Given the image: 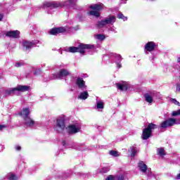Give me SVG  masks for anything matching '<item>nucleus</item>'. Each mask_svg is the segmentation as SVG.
Segmentation results:
<instances>
[{"label": "nucleus", "mask_w": 180, "mask_h": 180, "mask_svg": "<svg viewBox=\"0 0 180 180\" xmlns=\"http://www.w3.org/2000/svg\"><path fill=\"white\" fill-rule=\"evenodd\" d=\"M94 46L89 44H81L79 47L70 46L65 49V51L68 53H80V54H84L85 53V49H92Z\"/></svg>", "instance_id": "obj_1"}, {"label": "nucleus", "mask_w": 180, "mask_h": 180, "mask_svg": "<svg viewBox=\"0 0 180 180\" xmlns=\"http://www.w3.org/2000/svg\"><path fill=\"white\" fill-rule=\"evenodd\" d=\"M29 86H22L19 85L13 89H8L5 91L6 95H14L18 94V92H26V91H29Z\"/></svg>", "instance_id": "obj_2"}, {"label": "nucleus", "mask_w": 180, "mask_h": 180, "mask_svg": "<svg viewBox=\"0 0 180 180\" xmlns=\"http://www.w3.org/2000/svg\"><path fill=\"white\" fill-rule=\"evenodd\" d=\"M157 129V125L153 123L148 124V127L143 129L142 133V139L143 140H148L150 137H151V133H153V130H155Z\"/></svg>", "instance_id": "obj_3"}, {"label": "nucleus", "mask_w": 180, "mask_h": 180, "mask_svg": "<svg viewBox=\"0 0 180 180\" xmlns=\"http://www.w3.org/2000/svg\"><path fill=\"white\" fill-rule=\"evenodd\" d=\"M116 22V16L115 15H108L107 18L98 21L97 22V26L98 27H103L106 25H113Z\"/></svg>", "instance_id": "obj_4"}, {"label": "nucleus", "mask_w": 180, "mask_h": 180, "mask_svg": "<svg viewBox=\"0 0 180 180\" xmlns=\"http://www.w3.org/2000/svg\"><path fill=\"white\" fill-rule=\"evenodd\" d=\"M174 124H178V122H176V120L174 118H169L162 122L160 124V127L162 129H167L168 127L174 126Z\"/></svg>", "instance_id": "obj_5"}, {"label": "nucleus", "mask_w": 180, "mask_h": 180, "mask_svg": "<svg viewBox=\"0 0 180 180\" xmlns=\"http://www.w3.org/2000/svg\"><path fill=\"white\" fill-rule=\"evenodd\" d=\"M68 131L70 134H75V133H79L81 131V123H75L68 127Z\"/></svg>", "instance_id": "obj_6"}, {"label": "nucleus", "mask_w": 180, "mask_h": 180, "mask_svg": "<svg viewBox=\"0 0 180 180\" xmlns=\"http://www.w3.org/2000/svg\"><path fill=\"white\" fill-rule=\"evenodd\" d=\"M68 75H70V72L65 69H62L56 75H53L52 79H61V78H64V77H67Z\"/></svg>", "instance_id": "obj_7"}, {"label": "nucleus", "mask_w": 180, "mask_h": 180, "mask_svg": "<svg viewBox=\"0 0 180 180\" xmlns=\"http://www.w3.org/2000/svg\"><path fill=\"white\" fill-rule=\"evenodd\" d=\"M155 47H157L155 42L148 41L144 46L146 54H148V51L150 53H151V51H154V50H155Z\"/></svg>", "instance_id": "obj_8"}, {"label": "nucleus", "mask_w": 180, "mask_h": 180, "mask_svg": "<svg viewBox=\"0 0 180 180\" xmlns=\"http://www.w3.org/2000/svg\"><path fill=\"white\" fill-rule=\"evenodd\" d=\"M64 129H65V122L64 121V118L60 117L57 120L55 130H56V131H60V130H64Z\"/></svg>", "instance_id": "obj_9"}, {"label": "nucleus", "mask_w": 180, "mask_h": 180, "mask_svg": "<svg viewBox=\"0 0 180 180\" xmlns=\"http://www.w3.org/2000/svg\"><path fill=\"white\" fill-rule=\"evenodd\" d=\"M6 37H11V39H19L20 36V32L19 30L8 31L5 33Z\"/></svg>", "instance_id": "obj_10"}, {"label": "nucleus", "mask_w": 180, "mask_h": 180, "mask_svg": "<svg viewBox=\"0 0 180 180\" xmlns=\"http://www.w3.org/2000/svg\"><path fill=\"white\" fill-rule=\"evenodd\" d=\"M110 57H115V64L117 68H122V56L120 54L110 53Z\"/></svg>", "instance_id": "obj_11"}, {"label": "nucleus", "mask_w": 180, "mask_h": 180, "mask_svg": "<svg viewBox=\"0 0 180 180\" xmlns=\"http://www.w3.org/2000/svg\"><path fill=\"white\" fill-rule=\"evenodd\" d=\"M76 85L78 86L79 89H82V91H86L87 86L85 84V81H84V79L81 77H78L76 79Z\"/></svg>", "instance_id": "obj_12"}, {"label": "nucleus", "mask_w": 180, "mask_h": 180, "mask_svg": "<svg viewBox=\"0 0 180 180\" xmlns=\"http://www.w3.org/2000/svg\"><path fill=\"white\" fill-rule=\"evenodd\" d=\"M38 41H24L22 42V47L24 49V50L25 51H29V50H30V49H32V47H33V46H34V44H37Z\"/></svg>", "instance_id": "obj_13"}, {"label": "nucleus", "mask_w": 180, "mask_h": 180, "mask_svg": "<svg viewBox=\"0 0 180 180\" xmlns=\"http://www.w3.org/2000/svg\"><path fill=\"white\" fill-rule=\"evenodd\" d=\"M117 88L120 91H127L130 88V84L127 82H122L117 84Z\"/></svg>", "instance_id": "obj_14"}, {"label": "nucleus", "mask_w": 180, "mask_h": 180, "mask_svg": "<svg viewBox=\"0 0 180 180\" xmlns=\"http://www.w3.org/2000/svg\"><path fill=\"white\" fill-rule=\"evenodd\" d=\"M65 32H67V29L64 27H56L50 31V34H59V33H65Z\"/></svg>", "instance_id": "obj_15"}, {"label": "nucleus", "mask_w": 180, "mask_h": 180, "mask_svg": "<svg viewBox=\"0 0 180 180\" xmlns=\"http://www.w3.org/2000/svg\"><path fill=\"white\" fill-rule=\"evenodd\" d=\"M90 9H92V11H96L97 12H99V11H103L105 6H103V4L99 3L96 4H91L89 6Z\"/></svg>", "instance_id": "obj_16"}, {"label": "nucleus", "mask_w": 180, "mask_h": 180, "mask_svg": "<svg viewBox=\"0 0 180 180\" xmlns=\"http://www.w3.org/2000/svg\"><path fill=\"white\" fill-rule=\"evenodd\" d=\"M29 115H30V109H29V108H24L20 112V116H21L22 119L30 117Z\"/></svg>", "instance_id": "obj_17"}, {"label": "nucleus", "mask_w": 180, "mask_h": 180, "mask_svg": "<svg viewBox=\"0 0 180 180\" xmlns=\"http://www.w3.org/2000/svg\"><path fill=\"white\" fill-rule=\"evenodd\" d=\"M96 109L98 110H103L105 109V102L103 100H96Z\"/></svg>", "instance_id": "obj_18"}, {"label": "nucleus", "mask_w": 180, "mask_h": 180, "mask_svg": "<svg viewBox=\"0 0 180 180\" xmlns=\"http://www.w3.org/2000/svg\"><path fill=\"white\" fill-rule=\"evenodd\" d=\"M24 124L27 127H32V126L34 125V120L30 118V117H27V118H24Z\"/></svg>", "instance_id": "obj_19"}, {"label": "nucleus", "mask_w": 180, "mask_h": 180, "mask_svg": "<svg viewBox=\"0 0 180 180\" xmlns=\"http://www.w3.org/2000/svg\"><path fill=\"white\" fill-rule=\"evenodd\" d=\"M138 168H139L140 171H141V172H143V174H146V172H147V165L143 161H140L139 162Z\"/></svg>", "instance_id": "obj_20"}, {"label": "nucleus", "mask_w": 180, "mask_h": 180, "mask_svg": "<svg viewBox=\"0 0 180 180\" xmlns=\"http://www.w3.org/2000/svg\"><path fill=\"white\" fill-rule=\"evenodd\" d=\"M56 6H56V4L53 2H50V1H45L42 4V9H46L47 8H54Z\"/></svg>", "instance_id": "obj_21"}, {"label": "nucleus", "mask_w": 180, "mask_h": 180, "mask_svg": "<svg viewBox=\"0 0 180 180\" xmlns=\"http://www.w3.org/2000/svg\"><path fill=\"white\" fill-rule=\"evenodd\" d=\"M123 179H124V177L123 176V175L120 174V175H116V176L110 175L106 178L105 180H123Z\"/></svg>", "instance_id": "obj_22"}, {"label": "nucleus", "mask_w": 180, "mask_h": 180, "mask_svg": "<svg viewBox=\"0 0 180 180\" xmlns=\"http://www.w3.org/2000/svg\"><path fill=\"white\" fill-rule=\"evenodd\" d=\"M89 97V94H88V91H82L79 94L78 96V99H82V101H85L86 99H88Z\"/></svg>", "instance_id": "obj_23"}, {"label": "nucleus", "mask_w": 180, "mask_h": 180, "mask_svg": "<svg viewBox=\"0 0 180 180\" xmlns=\"http://www.w3.org/2000/svg\"><path fill=\"white\" fill-rule=\"evenodd\" d=\"M144 98H145V101L148 102L149 105H151V103H153V94L147 93L144 95Z\"/></svg>", "instance_id": "obj_24"}, {"label": "nucleus", "mask_w": 180, "mask_h": 180, "mask_svg": "<svg viewBox=\"0 0 180 180\" xmlns=\"http://www.w3.org/2000/svg\"><path fill=\"white\" fill-rule=\"evenodd\" d=\"M75 150H78L79 151H84V144L82 143H74L72 146Z\"/></svg>", "instance_id": "obj_25"}, {"label": "nucleus", "mask_w": 180, "mask_h": 180, "mask_svg": "<svg viewBox=\"0 0 180 180\" xmlns=\"http://www.w3.org/2000/svg\"><path fill=\"white\" fill-rule=\"evenodd\" d=\"M88 15L90 16H95L96 18H99L101 16V13L96 11V10L90 11L88 12Z\"/></svg>", "instance_id": "obj_26"}, {"label": "nucleus", "mask_w": 180, "mask_h": 180, "mask_svg": "<svg viewBox=\"0 0 180 180\" xmlns=\"http://www.w3.org/2000/svg\"><path fill=\"white\" fill-rule=\"evenodd\" d=\"M129 152L131 153V157H134L137 153V148L132 146L129 148Z\"/></svg>", "instance_id": "obj_27"}, {"label": "nucleus", "mask_w": 180, "mask_h": 180, "mask_svg": "<svg viewBox=\"0 0 180 180\" xmlns=\"http://www.w3.org/2000/svg\"><path fill=\"white\" fill-rule=\"evenodd\" d=\"M7 178L9 180H18L17 176L15 174H13V173H8L7 174Z\"/></svg>", "instance_id": "obj_28"}, {"label": "nucleus", "mask_w": 180, "mask_h": 180, "mask_svg": "<svg viewBox=\"0 0 180 180\" xmlns=\"http://www.w3.org/2000/svg\"><path fill=\"white\" fill-rule=\"evenodd\" d=\"M117 18L118 19H122L124 22H126L127 20V17L124 16V15H123V13H118Z\"/></svg>", "instance_id": "obj_29"}, {"label": "nucleus", "mask_w": 180, "mask_h": 180, "mask_svg": "<svg viewBox=\"0 0 180 180\" xmlns=\"http://www.w3.org/2000/svg\"><path fill=\"white\" fill-rule=\"evenodd\" d=\"M158 154L160 156V157H164L165 155V150H164V148H158Z\"/></svg>", "instance_id": "obj_30"}, {"label": "nucleus", "mask_w": 180, "mask_h": 180, "mask_svg": "<svg viewBox=\"0 0 180 180\" xmlns=\"http://www.w3.org/2000/svg\"><path fill=\"white\" fill-rule=\"evenodd\" d=\"M109 154L110 155H112V157H119L120 155L119 152L116 150H110Z\"/></svg>", "instance_id": "obj_31"}, {"label": "nucleus", "mask_w": 180, "mask_h": 180, "mask_svg": "<svg viewBox=\"0 0 180 180\" xmlns=\"http://www.w3.org/2000/svg\"><path fill=\"white\" fill-rule=\"evenodd\" d=\"M95 37L98 39V40H105V35L103 34H97L95 35Z\"/></svg>", "instance_id": "obj_32"}, {"label": "nucleus", "mask_w": 180, "mask_h": 180, "mask_svg": "<svg viewBox=\"0 0 180 180\" xmlns=\"http://www.w3.org/2000/svg\"><path fill=\"white\" fill-rule=\"evenodd\" d=\"M172 103H174V105H176V106H180V103L176 101L175 98H172L171 100Z\"/></svg>", "instance_id": "obj_33"}, {"label": "nucleus", "mask_w": 180, "mask_h": 180, "mask_svg": "<svg viewBox=\"0 0 180 180\" xmlns=\"http://www.w3.org/2000/svg\"><path fill=\"white\" fill-rule=\"evenodd\" d=\"M109 171V167H103L101 169V174H106V172H108Z\"/></svg>", "instance_id": "obj_34"}, {"label": "nucleus", "mask_w": 180, "mask_h": 180, "mask_svg": "<svg viewBox=\"0 0 180 180\" xmlns=\"http://www.w3.org/2000/svg\"><path fill=\"white\" fill-rule=\"evenodd\" d=\"M178 115H180V110H179L178 111H173L172 113V116H178Z\"/></svg>", "instance_id": "obj_35"}, {"label": "nucleus", "mask_w": 180, "mask_h": 180, "mask_svg": "<svg viewBox=\"0 0 180 180\" xmlns=\"http://www.w3.org/2000/svg\"><path fill=\"white\" fill-rule=\"evenodd\" d=\"M110 32H114V33H117V31H116V27H115V26L110 27Z\"/></svg>", "instance_id": "obj_36"}, {"label": "nucleus", "mask_w": 180, "mask_h": 180, "mask_svg": "<svg viewBox=\"0 0 180 180\" xmlns=\"http://www.w3.org/2000/svg\"><path fill=\"white\" fill-rule=\"evenodd\" d=\"M15 150H16V151H20V150H22V147H20V146L16 145L15 146Z\"/></svg>", "instance_id": "obj_37"}, {"label": "nucleus", "mask_w": 180, "mask_h": 180, "mask_svg": "<svg viewBox=\"0 0 180 180\" xmlns=\"http://www.w3.org/2000/svg\"><path fill=\"white\" fill-rule=\"evenodd\" d=\"M77 2V0H70L69 1H67L66 4H70V5H72L73 4H75Z\"/></svg>", "instance_id": "obj_38"}, {"label": "nucleus", "mask_w": 180, "mask_h": 180, "mask_svg": "<svg viewBox=\"0 0 180 180\" xmlns=\"http://www.w3.org/2000/svg\"><path fill=\"white\" fill-rule=\"evenodd\" d=\"M62 144L63 146H67V141H63Z\"/></svg>", "instance_id": "obj_39"}, {"label": "nucleus", "mask_w": 180, "mask_h": 180, "mask_svg": "<svg viewBox=\"0 0 180 180\" xmlns=\"http://www.w3.org/2000/svg\"><path fill=\"white\" fill-rule=\"evenodd\" d=\"M176 179H180V173L176 175Z\"/></svg>", "instance_id": "obj_40"}, {"label": "nucleus", "mask_w": 180, "mask_h": 180, "mask_svg": "<svg viewBox=\"0 0 180 180\" xmlns=\"http://www.w3.org/2000/svg\"><path fill=\"white\" fill-rule=\"evenodd\" d=\"M2 19H4V15L0 14V20H1Z\"/></svg>", "instance_id": "obj_41"}, {"label": "nucleus", "mask_w": 180, "mask_h": 180, "mask_svg": "<svg viewBox=\"0 0 180 180\" xmlns=\"http://www.w3.org/2000/svg\"><path fill=\"white\" fill-rule=\"evenodd\" d=\"M5 127V125H0V130H2Z\"/></svg>", "instance_id": "obj_42"}, {"label": "nucleus", "mask_w": 180, "mask_h": 180, "mask_svg": "<svg viewBox=\"0 0 180 180\" xmlns=\"http://www.w3.org/2000/svg\"><path fill=\"white\" fill-rule=\"evenodd\" d=\"M177 63H179V64H180V57H179V58H177Z\"/></svg>", "instance_id": "obj_43"}, {"label": "nucleus", "mask_w": 180, "mask_h": 180, "mask_svg": "<svg viewBox=\"0 0 180 180\" xmlns=\"http://www.w3.org/2000/svg\"><path fill=\"white\" fill-rule=\"evenodd\" d=\"M34 74L35 75H37V72H34Z\"/></svg>", "instance_id": "obj_44"}, {"label": "nucleus", "mask_w": 180, "mask_h": 180, "mask_svg": "<svg viewBox=\"0 0 180 180\" xmlns=\"http://www.w3.org/2000/svg\"><path fill=\"white\" fill-rule=\"evenodd\" d=\"M16 67H19V65H18V64H17V65H16Z\"/></svg>", "instance_id": "obj_45"}, {"label": "nucleus", "mask_w": 180, "mask_h": 180, "mask_svg": "<svg viewBox=\"0 0 180 180\" xmlns=\"http://www.w3.org/2000/svg\"><path fill=\"white\" fill-rule=\"evenodd\" d=\"M39 72H40V70H38Z\"/></svg>", "instance_id": "obj_46"}, {"label": "nucleus", "mask_w": 180, "mask_h": 180, "mask_svg": "<svg viewBox=\"0 0 180 180\" xmlns=\"http://www.w3.org/2000/svg\"><path fill=\"white\" fill-rule=\"evenodd\" d=\"M150 1H154V0H150Z\"/></svg>", "instance_id": "obj_47"}]
</instances>
